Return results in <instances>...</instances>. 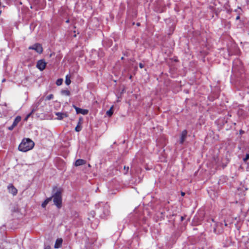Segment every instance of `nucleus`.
<instances>
[{
  "label": "nucleus",
  "mask_w": 249,
  "mask_h": 249,
  "mask_svg": "<svg viewBox=\"0 0 249 249\" xmlns=\"http://www.w3.org/2000/svg\"><path fill=\"white\" fill-rule=\"evenodd\" d=\"M113 106H112L110 107V108L108 110H107V111L106 114L108 116L110 117L113 114Z\"/></svg>",
  "instance_id": "obj_16"
},
{
  "label": "nucleus",
  "mask_w": 249,
  "mask_h": 249,
  "mask_svg": "<svg viewBox=\"0 0 249 249\" xmlns=\"http://www.w3.org/2000/svg\"><path fill=\"white\" fill-rule=\"evenodd\" d=\"M52 199V197H49V198H47V199H46L45 200V201L42 203L41 204V206L43 207V208H45L46 205L48 204V203L51 201Z\"/></svg>",
  "instance_id": "obj_13"
},
{
  "label": "nucleus",
  "mask_w": 249,
  "mask_h": 249,
  "mask_svg": "<svg viewBox=\"0 0 249 249\" xmlns=\"http://www.w3.org/2000/svg\"><path fill=\"white\" fill-rule=\"evenodd\" d=\"M78 70V67L77 66V65H74V71H77Z\"/></svg>",
  "instance_id": "obj_25"
},
{
  "label": "nucleus",
  "mask_w": 249,
  "mask_h": 249,
  "mask_svg": "<svg viewBox=\"0 0 249 249\" xmlns=\"http://www.w3.org/2000/svg\"><path fill=\"white\" fill-rule=\"evenodd\" d=\"M28 49L34 50L39 54L42 53L43 50L42 45L38 43H36L32 46H29Z\"/></svg>",
  "instance_id": "obj_4"
},
{
  "label": "nucleus",
  "mask_w": 249,
  "mask_h": 249,
  "mask_svg": "<svg viewBox=\"0 0 249 249\" xmlns=\"http://www.w3.org/2000/svg\"><path fill=\"white\" fill-rule=\"evenodd\" d=\"M44 249H51V247L49 246H46Z\"/></svg>",
  "instance_id": "obj_28"
},
{
  "label": "nucleus",
  "mask_w": 249,
  "mask_h": 249,
  "mask_svg": "<svg viewBox=\"0 0 249 249\" xmlns=\"http://www.w3.org/2000/svg\"><path fill=\"white\" fill-rule=\"evenodd\" d=\"M53 95L52 94H51L50 95L46 96L45 100L46 101L50 100L51 99H53Z\"/></svg>",
  "instance_id": "obj_17"
},
{
  "label": "nucleus",
  "mask_w": 249,
  "mask_h": 249,
  "mask_svg": "<svg viewBox=\"0 0 249 249\" xmlns=\"http://www.w3.org/2000/svg\"><path fill=\"white\" fill-rule=\"evenodd\" d=\"M53 198V201L55 205L58 208H60L62 206V190L59 188L52 196Z\"/></svg>",
  "instance_id": "obj_3"
},
{
  "label": "nucleus",
  "mask_w": 249,
  "mask_h": 249,
  "mask_svg": "<svg viewBox=\"0 0 249 249\" xmlns=\"http://www.w3.org/2000/svg\"><path fill=\"white\" fill-rule=\"evenodd\" d=\"M71 74H68L66 76L65 83L67 85H69L71 84Z\"/></svg>",
  "instance_id": "obj_15"
},
{
  "label": "nucleus",
  "mask_w": 249,
  "mask_h": 249,
  "mask_svg": "<svg viewBox=\"0 0 249 249\" xmlns=\"http://www.w3.org/2000/svg\"><path fill=\"white\" fill-rule=\"evenodd\" d=\"M73 107L74 108V109H75L77 114H82L83 115H87L89 112V111L87 109H81L80 108L77 107L76 106H75L74 105H73Z\"/></svg>",
  "instance_id": "obj_7"
},
{
  "label": "nucleus",
  "mask_w": 249,
  "mask_h": 249,
  "mask_svg": "<svg viewBox=\"0 0 249 249\" xmlns=\"http://www.w3.org/2000/svg\"><path fill=\"white\" fill-rule=\"evenodd\" d=\"M121 59L123 60V57H121Z\"/></svg>",
  "instance_id": "obj_34"
},
{
  "label": "nucleus",
  "mask_w": 249,
  "mask_h": 249,
  "mask_svg": "<svg viewBox=\"0 0 249 249\" xmlns=\"http://www.w3.org/2000/svg\"><path fill=\"white\" fill-rule=\"evenodd\" d=\"M62 83H63V79H58L57 80V81L56 82V84L57 86H60L62 84Z\"/></svg>",
  "instance_id": "obj_19"
},
{
  "label": "nucleus",
  "mask_w": 249,
  "mask_h": 249,
  "mask_svg": "<svg viewBox=\"0 0 249 249\" xmlns=\"http://www.w3.org/2000/svg\"><path fill=\"white\" fill-rule=\"evenodd\" d=\"M54 55H55V53H53H53H51L49 54V55L48 57H49V58H51V57H52L53 56H54Z\"/></svg>",
  "instance_id": "obj_24"
},
{
  "label": "nucleus",
  "mask_w": 249,
  "mask_h": 249,
  "mask_svg": "<svg viewBox=\"0 0 249 249\" xmlns=\"http://www.w3.org/2000/svg\"><path fill=\"white\" fill-rule=\"evenodd\" d=\"M187 135V131L186 130H183L181 134V138L180 139V143L182 144L186 139Z\"/></svg>",
  "instance_id": "obj_9"
},
{
  "label": "nucleus",
  "mask_w": 249,
  "mask_h": 249,
  "mask_svg": "<svg viewBox=\"0 0 249 249\" xmlns=\"http://www.w3.org/2000/svg\"><path fill=\"white\" fill-rule=\"evenodd\" d=\"M55 115L57 116L58 120H62L68 116L67 113L56 112Z\"/></svg>",
  "instance_id": "obj_10"
},
{
  "label": "nucleus",
  "mask_w": 249,
  "mask_h": 249,
  "mask_svg": "<svg viewBox=\"0 0 249 249\" xmlns=\"http://www.w3.org/2000/svg\"><path fill=\"white\" fill-rule=\"evenodd\" d=\"M62 93L63 94H64V95H66V96H70V94H71V92H70V91L69 90H63V91H62Z\"/></svg>",
  "instance_id": "obj_18"
},
{
  "label": "nucleus",
  "mask_w": 249,
  "mask_h": 249,
  "mask_svg": "<svg viewBox=\"0 0 249 249\" xmlns=\"http://www.w3.org/2000/svg\"><path fill=\"white\" fill-rule=\"evenodd\" d=\"M82 129V126H79L78 125H77L76 126L75 128V130L76 132H80Z\"/></svg>",
  "instance_id": "obj_20"
},
{
  "label": "nucleus",
  "mask_w": 249,
  "mask_h": 249,
  "mask_svg": "<svg viewBox=\"0 0 249 249\" xmlns=\"http://www.w3.org/2000/svg\"><path fill=\"white\" fill-rule=\"evenodd\" d=\"M37 62H45V60L42 59L39 60Z\"/></svg>",
  "instance_id": "obj_27"
},
{
  "label": "nucleus",
  "mask_w": 249,
  "mask_h": 249,
  "mask_svg": "<svg viewBox=\"0 0 249 249\" xmlns=\"http://www.w3.org/2000/svg\"><path fill=\"white\" fill-rule=\"evenodd\" d=\"M249 159V154H247L246 155V157L243 159V160L244 162H246Z\"/></svg>",
  "instance_id": "obj_23"
},
{
  "label": "nucleus",
  "mask_w": 249,
  "mask_h": 249,
  "mask_svg": "<svg viewBox=\"0 0 249 249\" xmlns=\"http://www.w3.org/2000/svg\"><path fill=\"white\" fill-rule=\"evenodd\" d=\"M62 240L61 239H57L55 244L54 245V248L58 249L60 247V245L62 244Z\"/></svg>",
  "instance_id": "obj_14"
},
{
  "label": "nucleus",
  "mask_w": 249,
  "mask_h": 249,
  "mask_svg": "<svg viewBox=\"0 0 249 249\" xmlns=\"http://www.w3.org/2000/svg\"><path fill=\"white\" fill-rule=\"evenodd\" d=\"M46 66V63H36V67L40 71H43Z\"/></svg>",
  "instance_id": "obj_12"
},
{
  "label": "nucleus",
  "mask_w": 249,
  "mask_h": 249,
  "mask_svg": "<svg viewBox=\"0 0 249 249\" xmlns=\"http://www.w3.org/2000/svg\"><path fill=\"white\" fill-rule=\"evenodd\" d=\"M21 118L19 116H18L15 119L12 124L8 127L9 130H12L15 127L18 123L21 121Z\"/></svg>",
  "instance_id": "obj_6"
},
{
  "label": "nucleus",
  "mask_w": 249,
  "mask_h": 249,
  "mask_svg": "<svg viewBox=\"0 0 249 249\" xmlns=\"http://www.w3.org/2000/svg\"><path fill=\"white\" fill-rule=\"evenodd\" d=\"M4 81H5V79H3L2 80V82H4Z\"/></svg>",
  "instance_id": "obj_32"
},
{
  "label": "nucleus",
  "mask_w": 249,
  "mask_h": 249,
  "mask_svg": "<svg viewBox=\"0 0 249 249\" xmlns=\"http://www.w3.org/2000/svg\"><path fill=\"white\" fill-rule=\"evenodd\" d=\"M185 194V193H184V192H182L181 193V196H184Z\"/></svg>",
  "instance_id": "obj_29"
},
{
  "label": "nucleus",
  "mask_w": 249,
  "mask_h": 249,
  "mask_svg": "<svg viewBox=\"0 0 249 249\" xmlns=\"http://www.w3.org/2000/svg\"><path fill=\"white\" fill-rule=\"evenodd\" d=\"M82 123H83V119L82 117H80L79 118L78 122L77 125H78L79 126H82Z\"/></svg>",
  "instance_id": "obj_21"
},
{
  "label": "nucleus",
  "mask_w": 249,
  "mask_h": 249,
  "mask_svg": "<svg viewBox=\"0 0 249 249\" xmlns=\"http://www.w3.org/2000/svg\"><path fill=\"white\" fill-rule=\"evenodd\" d=\"M7 189L8 190L9 192L13 195L14 196L16 195L18 193L17 189L12 184H10L8 186Z\"/></svg>",
  "instance_id": "obj_8"
},
{
  "label": "nucleus",
  "mask_w": 249,
  "mask_h": 249,
  "mask_svg": "<svg viewBox=\"0 0 249 249\" xmlns=\"http://www.w3.org/2000/svg\"><path fill=\"white\" fill-rule=\"evenodd\" d=\"M66 22H67V23H69V20H67L66 21Z\"/></svg>",
  "instance_id": "obj_33"
},
{
  "label": "nucleus",
  "mask_w": 249,
  "mask_h": 249,
  "mask_svg": "<svg viewBox=\"0 0 249 249\" xmlns=\"http://www.w3.org/2000/svg\"><path fill=\"white\" fill-rule=\"evenodd\" d=\"M86 163V161L85 160L82 159H78L75 161L74 163V165L75 166H79L80 165H84Z\"/></svg>",
  "instance_id": "obj_11"
},
{
  "label": "nucleus",
  "mask_w": 249,
  "mask_h": 249,
  "mask_svg": "<svg viewBox=\"0 0 249 249\" xmlns=\"http://www.w3.org/2000/svg\"><path fill=\"white\" fill-rule=\"evenodd\" d=\"M96 213V212H92L91 213L93 215V216H94V214H95V213Z\"/></svg>",
  "instance_id": "obj_30"
},
{
  "label": "nucleus",
  "mask_w": 249,
  "mask_h": 249,
  "mask_svg": "<svg viewBox=\"0 0 249 249\" xmlns=\"http://www.w3.org/2000/svg\"><path fill=\"white\" fill-rule=\"evenodd\" d=\"M124 174H127V173L128 172V170H129V167H128V166H124Z\"/></svg>",
  "instance_id": "obj_22"
},
{
  "label": "nucleus",
  "mask_w": 249,
  "mask_h": 249,
  "mask_svg": "<svg viewBox=\"0 0 249 249\" xmlns=\"http://www.w3.org/2000/svg\"><path fill=\"white\" fill-rule=\"evenodd\" d=\"M239 18H240V17H239V16H238L236 17V19H239Z\"/></svg>",
  "instance_id": "obj_31"
},
{
  "label": "nucleus",
  "mask_w": 249,
  "mask_h": 249,
  "mask_svg": "<svg viewBox=\"0 0 249 249\" xmlns=\"http://www.w3.org/2000/svg\"><path fill=\"white\" fill-rule=\"evenodd\" d=\"M110 206L107 203L101 202L96 207V212L102 218H106L110 214Z\"/></svg>",
  "instance_id": "obj_1"
},
{
  "label": "nucleus",
  "mask_w": 249,
  "mask_h": 249,
  "mask_svg": "<svg viewBox=\"0 0 249 249\" xmlns=\"http://www.w3.org/2000/svg\"><path fill=\"white\" fill-rule=\"evenodd\" d=\"M35 145L34 142L29 138L23 139L18 146L19 151L25 152L32 149Z\"/></svg>",
  "instance_id": "obj_2"
},
{
  "label": "nucleus",
  "mask_w": 249,
  "mask_h": 249,
  "mask_svg": "<svg viewBox=\"0 0 249 249\" xmlns=\"http://www.w3.org/2000/svg\"><path fill=\"white\" fill-rule=\"evenodd\" d=\"M139 64H140L139 66L141 68H142L144 67V63H139Z\"/></svg>",
  "instance_id": "obj_26"
},
{
  "label": "nucleus",
  "mask_w": 249,
  "mask_h": 249,
  "mask_svg": "<svg viewBox=\"0 0 249 249\" xmlns=\"http://www.w3.org/2000/svg\"><path fill=\"white\" fill-rule=\"evenodd\" d=\"M39 105H40V102H37L35 103L33 105L32 111L26 116V117L25 118V120L27 121L28 120V119L30 117L31 114L37 110V107Z\"/></svg>",
  "instance_id": "obj_5"
}]
</instances>
